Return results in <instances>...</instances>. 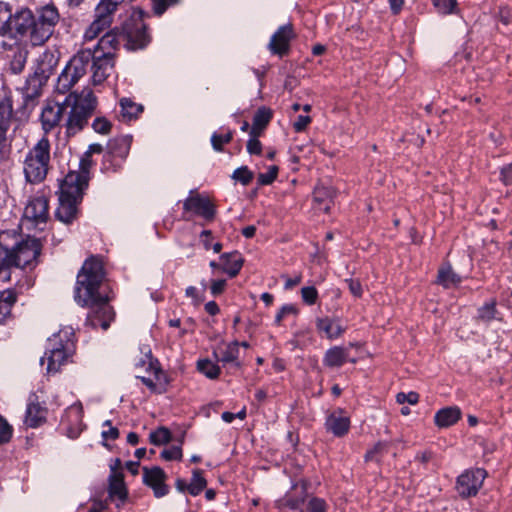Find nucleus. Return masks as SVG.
Masks as SVG:
<instances>
[{"label": "nucleus", "mask_w": 512, "mask_h": 512, "mask_svg": "<svg viewBox=\"0 0 512 512\" xmlns=\"http://www.w3.org/2000/svg\"><path fill=\"white\" fill-rule=\"evenodd\" d=\"M105 272L102 261L91 256L85 260L77 274L74 299L82 307H90L86 322L93 328L100 326L106 330L114 319L113 308L108 304L109 298L100 293Z\"/></svg>", "instance_id": "1"}, {"label": "nucleus", "mask_w": 512, "mask_h": 512, "mask_svg": "<svg viewBox=\"0 0 512 512\" xmlns=\"http://www.w3.org/2000/svg\"><path fill=\"white\" fill-rule=\"evenodd\" d=\"M60 19V12L53 3L37 6L34 10L22 7L15 21L18 38L28 39L32 46H42L53 36Z\"/></svg>", "instance_id": "2"}, {"label": "nucleus", "mask_w": 512, "mask_h": 512, "mask_svg": "<svg viewBox=\"0 0 512 512\" xmlns=\"http://www.w3.org/2000/svg\"><path fill=\"white\" fill-rule=\"evenodd\" d=\"M144 15L145 12L141 9L133 10L120 26H115L101 37L98 43L99 47L103 51L117 50L121 46L131 51L145 48L151 38L147 32Z\"/></svg>", "instance_id": "3"}, {"label": "nucleus", "mask_w": 512, "mask_h": 512, "mask_svg": "<svg viewBox=\"0 0 512 512\" xmlns=\"http://www.w3.org/2000/svg\"><path fill=\"white\" fill-rule=\"evenodd\" d=\"M66 135L75 136L88 124L94 115L98 100L90 88H84L81 92H70L64 98Z\"/></svg>", "instance_id": "4"}, {"label": "nucleus", "mask_w": 512, "mask_h": 512, "mask_svg": "<svg viewBox=\"0 0 512 512\" xmlns=\"http://www.w3.org/2000/svg\"><path fill=\"white\" fill-rule=\"evenodd\" d=\"M80 175L67 174L59 187L58 207L55 217L58 221L70 225L78 219L80 214L79 205L82 202L84 190L80 188Z\"/></svg>", "instance_id": "5"}, {"label": "nucleus", "mask_w": 512, "mask_h": 512, "mask_svg": "<svg viewBox=\"0 0 512 512\" xmlns=\"http://www.w3.org/2000/svg\"><path fill=\"white\" fill-rule=\"evenodd\" d=\"M50 148L49 139L42 137L26 154L23 172L28 183L39 184L46 179L50 169Z\"/></svg>", "instance_id": "6"}, {"label": "nucleus", "mask_w": 512, "mask_h": 512, "mask_svg": "<svg viewBox=\"0 0 512 512\" xmlns=\"http://www.w3.org/2000/svg\"><path fill=\"white\" fill-rule=\"evenodd\" d=\"M74 332L72 328H65L54 334L49 339L51 349L46 353L47 359V372L55 374L60 371L61 366L64 365L68 358L72 356L75 351Z\"/></svg>", "instance_id": "7"}, {"label": "nucleus", "mask_w": 512, "mask_h": 512, "mask_svg": "<svg viewBox=\"0 0 512 512\" xmlns=\"http://www.w3.org/2000/svg\"><path fill=\"white\" fill-rule=\"evenodd\" d=\"M42 250L39 239L27 237L10 249L11 267L33 269Z\"/></svg>", "instance_id": "8"}, {"label": "nucleus", "mask_w": 512, "mask_h": 512, "mask_svg": "<svg viewBox=\"0 0 512 512\" xmlns=\"http://www.w3.org/2000/svg\"><path fill=\"white\" fill-rule=\"evenodd\" d=\"M486 476V471L481 468L466 470L457 478L456 490L458 494L462 498L475 496L482 487Z\"/></svg>", "instance_id": "9"}, {"label": "nucleus", "mask_w": 512, "mask_h": 512, "mask_svg": "<svg viewBox=\"0 0 512 512\" xmlns=\"http://www.w3.org/2000/svg\"><path fill=\"white\" fill-rule=\"evenodd\" d=\"M46 84V80L34 73L26 78L24 86L20 89L23 99L22 109L24 111L31 112L36 107Z\"/></svg>", "instance_id": "10"}, {"label": "nucleus", "mask_w": 512, "mask_h": 512, "mask_svg": "<svg viewBox=\"0 0 512 512\" xmlns=\"http://www.w3.org/2000/svg\"><path fill=\"white\" fill-rule=\"evenodd\" d=\"M24 217L35 225L45 224L49 219V200L43 193L31 197L24 208Z\"/></svg>", "instance_id": "11"}, {"label": "nucleus", "mask_w": 512, "mask_h": 512, "mask_svg": "<svg viewBox=\"0 0 512 512\" xmlns=\"http://www.w3.org/2000/svg\"><path fill=\"white\" fill-rule=\"evenodd\" d=\"M60 425L69 438L75 439L80 435L84 426L81 402H76L65 410Z\"/></svg>", "instance_id": "12"}, {"label": "nucleus", "mask_w": 512, "mask_h": 512, "mask_svg": "<svg viewBox=\"0 0 512 512\" xmlns=\"http://www.w3.org/2000/svg\"><path fill=\"white\" fill-rule=\"evenodd\" d=\"M40 121L45 133L51 132L65 122V104L63 101L47 102L43 107Z\"/></svg>", "instance_id": "13"}, {"label": "nucleus", "mask_w": 512, "mask_h": 512, "mask_svg": "<svg viewBox=\"0 0 512 512\" xmlns=\"http://www.w3.org/2000/svg\"><path fill=\"white\" fill-rule=\"evenodd\" d=\"M129 150L130 140L128 137L122 136L110 139L107 144V153L104 155V169L116 171L120 164H113V160L118 158L120 161H123L129 154Z\"/></svg>", "instance_id": "14"}, {"label": "nucleus", "mask_w": 512, "mask_h": 512, "mask_svg": "<svg viewBox=\"0 0 512 512\" xmlns=\"http://www.w3.org/2000/svg\"><path fill=\"white\" fill-rule=\"evenodd\" d=\"M308 483L301 481L293 485L291 491L287 492L283 497L276 501V507L280 510L289 508L292 510L302 509L308 497ZM303 512V510H301Z\"/></svg>", "instance_id": "15"}, {"label": "nucleus", "mask_w": 512, "mask_h": 512, "mask_svg": "<svg viewBox=\"0 0 512 512\" xmlns=\"http://www.w3.org/2000/svg\"><path fill=\"white\" fill-rule=\"evenodd\" d=\"M97 52H93V61L91 65L92 81L94 85L103 83L110 75L114 68V54L111 52H103L101 55H97Z\"/></svg>", "instance_id": "16"}, {"label": "nucleus", "mask_w": 512, "mask_h": 512, "mask_svg": "<svg viewBox=\"0 0 512 512\" xmlns=\"http://www.w3.org/2000/svg\"><path fill=\"white\" fill-rule=\"evenodd\" d=\"M294 37L295 34L291 23L280 26L272 35L268 48L273 54L282 57L288 54L290 50V41Z\"/></svg>", "instance_id": "17"}, {"label": "nucleus", "mask_w": 512, "mask_h": 512, "mask_svg": "<svg viewBox=\"0 0 512 512\" xmlns=\"http://www.w3.org/2000/svg\"><path fill=\"white\" fill-rule=\"evenodd\" d=\"M166 478V473L158 466L151 469L143 468V482L152 488L156 498L164 497L169 493V487L165 484Z\"/></svg>", "instance_id": "18"}, {"label": "nucleus", "mask_w": 512, "mask_h": 512, "mask_svg": "<svg viewBox=\"0 0 512 512\" xmlns=\"http://www.w3.org/2000/svg\"><path fill=\"white\" fill-rule=\"evenodd\" d=\"M351 421L341 408H337L331 412H327L324 427L327 432L332 433L335 437H344L350 430Z\"/></svg>", "instance_id": "19"}, {"label": "nucleus", "mask_w": 512, "mask_h": 512, "mask_svg": "<svg viewBox=\"0 0 512 512\" xmlns=\"http://www.w3.org/2000/svg\"><path fill=\"white\" fill-rule=\"evenodd\" d=\"M183 209L185 211H192L209 221L214 219L216 213L215 207L209 198L197 193L193 194V191L190 192V196L184 201Z\"/></svg>", "instance_id": "20"}, {"label": "nucleus", "mask_w": 512, "mask_h": 512, "mask_svg": "<svg viewBox=\"0 0 512 512\" xmlns=\"http://www.w3.org/2000/svg\"><path fill=\"white\" fill-rule=\"evenodd\" d=\"M47 412V408L38 401L36 395L30 396L24 419L25 425L29 428L41 426L46 422Z\"/></svg>", "instance_id": "21"}, {"label": "nucleus", "mask_w": 512, "mask_h": 512, "mask_svg": "<svg viewBox=\"0 0 512 512\" xmlns=\"http://www.w3.org/2000/svg\"><path fill=\"white\" fill-rule=\"evenodd\" d=\"M92 61V50L82 49L71 58L66 68L74 75V78L80 80L87 73L88 69L91 70Z\"/></svg>", "instance_id": "22"}, {"label": "nucleus", "mask_w": 512, "mask_h": 512, "mask_svg": "<svg viewBox=\"0 0 512 512\" xmlns=\"http://www.w3.org/2000/svg\"><path fill=\"white\" fill-rule=\"evenodd\" d=\"M58 62V53L55 51L46 50L38 57L33 73L48 81L51 75L55 73Z\"/></svg>", "instance_id": "23"}, {"label": "nucleus", "mask_w": 512, "mask_h": 512, "mask_svg": "<svg viewBox=\"0 0 512 512\" xmlns=\"http://www.w3.org/2000/svg\"><path fill=\"white\" fill-rule=\"evenodd\" d=\"M20 13V9L15 12L9 3L0 1V35H11L18 38L17 26L15 25L16 17Z\"/></svg>", "instance_id": "24"}, {"label": "nucleus", "mask_w": 512, "mask_h": 512, "mask_svg": "<svg viewBox=\"0 0 512 512\" xmlns=\"http://www.w3.org/2000/svg\"><path fill=\"white\" fill-rule=\"evenodd\" d=\"M120 459H116V466L111 467L112 473L109 476L108 495L111 500L114 498L124 502L128 497V491L124 483V476L121 472H116V467L120 465Z\"/></svg>", "instance_id": "25"}, {"label": "nucleus", "mask_w": 512, "mask_h": 512, "mask_svg": "<svg viewBox=\"0 0 512 512\" xmlns=\"http://www.w3.org/2000/svg\"><path fill=\"white\" fill-rule=\"evenodd\" d=\"M13 115L12 95L9 88L0 87V127L9 129Z\"/></svg>", "instance_id": "26"}, {"label": "nucleus", "mask_w": 512, "mask_h": 512, "mask_svg": "<svg viewBox=\"0 0 512 512\" xmlns=\"http://www.w3.org/2000/svg\"><path fill=\"white\" fill-rule=\"evenodd\" d=\"M220 259L222 260L223 272L227 273L231 278L238 275L244 263V259L238 251L224 253Z\"/></svg>", "instance_id": "27"}, {"label": "nucleus", "mask_w": 512, "mask_h": 512, "mask_svg": "<svg viewBox=\"0 0 512 512\" xmlns=\"http://www.w3.org/2000/svg\"><path fill=\"white\" fill-rule=\"evenodd\" d=\"M316 327L319 332L324 333L329 339L338 338L345 331L338 320L329 317L317 319Z\"/></svg>", "instance_id": "28"}, {"label": "nucleus", "mask_w": 512, "mask_h": 512, "mask_svg": "<svg viewBox=\"0 0 512 512\" xmlns=\"http://www.w3.org/2000/svg\"><path fill=\"white\" fill-rule=\"evenodd\" d=\"M334 196L335 192L332 188L317 186L313 192V197L315 203L317 204V209L328 213L331 209Z\"/></svg>", "instance_id": "29"}, {"label": "nucleus", "mask_w": 512, "mask_h": 512, "mask_svg": "<svg viewBox=\"0 0 512 512\" xmlns=\"http://www.w3.org/2000/svg\"><path fill=\"white\" fill-rule=\"evenodd\" d=\"M461 418V411L458 407H446L440 409L434 417L435 424L440 428L454 425Z\"/></svg>", "instance_id": "30"}, {"label": "nucleus", "mask_w": 512, "mask_h": 512, "mask_svg": "<svg viewBox=\"0 0 512 512\" xmlns=\"http://www.w3.org/2000/svg\"><path fill=\"white\" fill-rule=\"evenodd\" d=\"M120 104V119L125 122L136 119L142 112L143 106L135 103L130 98H122Z\"/></svg>", "instance_id": "31"}, {"label": "nucleus", "mask_w": 512, "mask_h": 512, "mask_svg": "<svg viewBox=\"0 0 512 512\" xmlns=\"http://www.w3.org/2000/svg\"><path fill=\"white\" fill-rule=\"evenodd\" d=\"M347 356V349L340 346H334L326 351L323 363L325 366L330 368L340 367L347 361Z\"/></svg>", "instance_id": "32"}, {"label": "nucleus", "mask_w": 512, "mask_h": 512, "mask_svg": "<svg viewBox=\"0 0 512 512\" xmlns=\"http://www.w3.org/2000/svg\"><path fill=\"white\" fill-rule=\"evenodd\" d=\"M148 371H150L155 378V383L157 384L158 394H162L166 392V387L169 383V379L167 375L162 371L159 366V362L157 359H153L151 353L149 352V362H148Z\"/></svg>", "instance_id": "33"}, {"label": "nucleus", "mask_w": 512, "mask_h": 512, "mask_svg": "<svg viewBox=\"0 0 512 512\" xmlns=\"http://www.w3.org/2000/svg\"><path fill=\"white\" fill-rule=\"evenodd\" d=\"M28 57V50L21 45H17L13 50L9 69L13 74H20L25 68Z\"/></svg>", "instance_id": "34"}, {"label": "nucleus", "mask_w": 512, "mask_h": 512, "mask_svg": "<svg viewBox=\"0 0 512 512\" xmlns=\"http://www.w3.org/2000/svg\"><path fill=\"white\" fill-rule=\"evenodd\" d=\"M122 2H124V0H100L95 8V16L98 18L105 17L106 20L112 23L113 15L118 5Z\"/></svg>", "instance_id": "35"}, {"label": "nucleus", "mask_w": 512, "mask_h": 512, "mask_svg": "<svg viewBox=\"0 0 512 512\" xmlns=\"http://www.w3.org/2000/svg\"><path fill=\"white\" fill-rule=\"evenodd\" d=\"M93 165L92 156L85 152L79 163V171H70L68 174L80 175L81 182H79L80 188L86 189L89 182V171Z\"/></svg>", "instance_id": "36"}, {"label": "nucleus", "mask_w": 512, "mask_h": 512, "mask_svg": "<svg viewBox=\"0 0 512 512\" xmlns=\"http://www.w3.org/2000/svg\"><path fill=\"white\" fill-rule=\"evenodd\" d=\"M10 248L0 242V281L9 282L11 280V262Z\"/></svg>", "instance_id": "37"}, {"label": "nucleus", "mask_w": 512, "mask_h": 512, "mask_svg": "<svg viewBox=\"0 0 512 512\" xmlns=\"http://www.w3.org/2000/svg\"><path fill=\"white\" fill-rule=\"evenodd\" d=\"M239 357V343L237 341L229 343L225 350L222 351L221 357L218 359V361L222 362L223 364L231 363L236 368L240 367V362L238 361Z\"/></svg>", "instance_id": "38"}, {"label": "nucleus", "mask_w": 512, "mask_h": 512, "mask_svg": "<svg viewBox=\"0 0 512 512\" xmlns=\"http://www.w3.org/2000/svg\"><path fill=\"white\" fill-rule=\"evenodd\" d=\"M79 80L77 78H74V75L68 71V69L65 67L62 73L59 75L57 84H56V91L62 95L66 94L70 91V89L78 82Z\"/></svg>", "instance_id": "39"}, {"label": "nucleus", "mask_w": 512, "mask_h": 512, "mask_svg": "<svg viewBox=\"0 0 512 512\" xmlns=\"http://www.w3.org/2000/svg\"><path fill=\"white\" fill-rule=\"evenodd\" d=\"M111 23L106 18H98L95 16L94 21L89 25L86 29L84 37L86 40H93L97 38L100 33H102L105 29L109 28Z\"/></svg>", "instance_id": "40"}, {"label": "nucleus", "mask_w": 512, "mask_h": 512, "mask_svg": "<svg viewBox=\"0 0 512 512\" xmlns=\"http://www.w3.org/2000/svg\"><path fill=\"white\" fill-rule=\"evenodd\" d=\"M197 369L209 379H217L220 375V367L209 359H201L197 362Z\"/></svg>", "instance_id": "41"}, {"label": "nucleus", "mask_w": 512, "mask_h": 512, "mask_svg": "<svg viewBox=\"0 0 512 512\" xmlns=\"http://www.w3.org/2000/svg\"><path fill=\"white\" fill-rule=\"evenodd\" d=\"M206 485L207 482L202 475V471L200 469L193 470L191 482L188 484L189 493L192 496H197L206 488Z\"/></svg>", "instance_id": "42"}, {"label": "nucleus", "mask_w": 512, "mask_h": 512, "mask_svg": "<svg viewBox=\"0 0 512 512\" xmlns=\"http://www.w3.org/2000/svg\"><path fill=\"white\" fill-rule=\"evenodd\" d=\"M272 117V110L270 108L262 106L258 108L257 111L255 112L252 125L265 129L270 123Z\"/></svg>", "instance_id": "43"}, {"label": "nucleus", "mask_w": 512, "mask_h": 512, "mask_svg": "<svg viewBox=\"0 0 512 512\" xmlns=\"http://www.w3.org/2000/svg\"><path fill=\"white\" fill-rule=\"evenodd\" d=\"M150 442L156 446L167 444L172 439L170 430L164 426L152 431L149 435Z\"/></svg>", "instance_id": "44"}, {"label": "nucleus", "mask_w": 512, "mask_h": 512, "mask_svg": "<svg viewBox=\"0 0 512 512\" xmlns=\"http://www.w3.org/2000/svg\"><path fill=\"white\" fill-rule=\"evenodd\" d=\"M460 282V277L454 273L451 268H442L438 272V283L445 288Z\"/></svg>", "instance_id": "45"}, {"label": "nucleus", "mask_w": 512, "mask_h": 512, "mask_svg": "<svg viewBox=\"0 0 512 512\" xmlns=\"http://www.w3.org/2000/svg\"><path fill=\"white\" fill-rule=\"evenodd\" d=\"M233 139V132L231 130H228L226 134H219L217 132H214L211 136V144L215 151L222 152L223 146L225 144H228Z\"/></svg>", "instance_id": "46"}, {"label": "nucleus", "mask_w": 512, "mask_h": 512, "mask_svg": "<svg viewBox=\"0 0 512 512\" xmlns=\"http://www.w3.org/2000/svg\"><path fill=\"white\" fill-rule=\"evenodd\" d=\"M92 129L101 135H108L112 130V123L104 116L96 117L92 122Z\"/></svg>", "instance_id": "47"}, {"label": "nucleus", "mask_w": 512, "mask_h": 512, "mask_svg": "<svg viewBox=\"0 0 512 512\" xmlns=\"http://www.w3.org/2000/svg\"><path fill=\"white\" fill-rule=\"evenodd\" d=\"M181 0H151L152 11L156 16H162L167 9L180 3Z\"/></svg>", "instance_id": "48"}, {"label": "nucleus", "mask_w": 512, "mask_h": 512, "mask_svg": "<svg viewBox=\"0 0 512 512\" xmlns=\"http://www.w3.org/2000/svg\"><path fill=\"white\" fill-rule=\"evenodd\" d=\"M253 176L252 171L247 166H242L233 172L232 178L246 186L253 180Z\"/></svg>", "instance_id": "49"}, {"label": "nucleus", "mask_w": 512, "mask_h": 512, "mask_svg": "<svg viewBox=\"0 0 512 512\" xmlns=\"http://www.w3.org/2000/svg\"><path fill=\"white\" fill-rule=\"evenodd\" d=\"M278 166L272 165L268 168V171L265 173H259L257 177V182L259 185H270L272 184L278 175Z\"/></svg>", "instance_id": "50"}, {"label": "nucleus", "mask_w": 512, "mask_h": 512, "mask_svg": "<svg viewBox=\"0 0 512 512\" xmlns=\"http://www.w3.org/2000/svg\"><path fill=\"white\" fill-rule=\"evenodd\" d=\"M299 313V309L294 304H285L283 305L278 313L275 316V324L281 325L283 319L289 315L297 316Z\"/></svg>", "instance_id": "51"}, {"label": "nucleus", "mask_w": 512, "mask_h": 512, "mask_svg": "<svg viewBox=\"0 0 512 512\" xmlns=\"http://www.w3.org/2000/svg\"><path fill=\"white\" fill-rule=\"evenodd\" d=\"M13 434L12 426L0 415V445L8 443Z\"/></svg>", "instance_id": "52"}, {"label": "nucleus", "mask_w": 512, "mask_h": 512, "mask_svg": "<svg viewBox=\"0 0 512 512\" xmlns=\"http://www.w3.org/2000/svg\"><path fill=\"white\" fill-rule=\"evenodd\" d=\"M434 6L438 9V11L442 14H451L453 13L457 0H432Z\"/></svg>", "instance_id": "53"}, {"label": "nucleus", "mask_w": 512, "mask_h": 512, "mask_svg": "<svg viewBox=\"0 0 512 512\" xmlns=\"http://www.w3.org/2000/svg\"><path fill=\"white\" fill-rule=\"evenodd\" d=\"M496 313L495 302L486 303L478 310V318L483 321L494 319Z\"/></svg>", "instance_id": "54"}, {"label": "nucleus", "mask_w": 512, "mask_h": 512, "mask_svg": "<svg viewBox=\"0 0 512 512\" xmlns=\"http://www.w3.org/2000/svg\"><path fill=\"white\" fill-rule=\"evenodd\" d=\"M301 296L307 305H314L318 298V291L314 286H307L301 289Z\"/></svg>", "instance_id": "55"}, {"label": "nucleus", "mask_w": 512, "mask_h": 512, "mask_svg": "<svg viewBox=\"0 0 512 512\" xmlns=\"http://www.w3.org/2000/svg\"><path fill=\"white\" fill-rule=\"evenodd\" d=\"M327 504L324 499L312 497L307 505V512H326Z\"/></svg>", "instance_id": "56"}, {"label": "nucleus", "mask_w": 512, "mask_h": 512, "mask_svg": "<svg viewBox=\"0 0 512 512\" xmlns=\"http://www.w3.org/2000/svg\"><path fill=\"white\" fill-rule=\"evenodd\" d=\"M161 457L166 461L181 460L182 449L180 446H172L170 448H166L161 452Z\"/></svg>", "instance_id": "57"}, {"label": "nucleus", "mask_w": 512, "mask_h": 512, "mask_svg": "<svg viewBox=\"0 0 512 512\" xmlns=\"http://www.w3.org/2000/svg\"><path fill=\"white\" fill-rule=\"evenodd\" d=\"M396 401L399 404H404L408 402L411 405H415L419 401V394L414 391H411L409 393L399 392L396 395Z\"/></svg>", "instance_id": "58"}, {"label": "nucleus", "mask_w": 512, "mask_h": 512, "mask_svg": "<svg viewBox=\"0 0 512 512\" xmlns=\"http://www.w3.org/2000/svg\"><path fill=\"white\" fill-rule=\"evenodd\" d=\"M17 301V292L15 289H6L0 293V302L13 307Z\"/></svg>", "instance_id": "59"}, {"label": "nucleus", "mask_w": 512, "mask_h": 512, "mask_svg": "<svg viewBox=\"0 0 512 512\" xmlns=\"http://www.w3.org/2000/svg\"><path fill=\"white\" fill-rule=\"evenodd\" d=\"M386 450H387V443L379 441L374 445V447L371 450L366 452L364 459L366 462L372 461L375 459L376 455L381 454Z\"/></svg>", "instance_id": "60"}, {"label": "nucleus", "mask_w": 512, "mask_h": 512, "mask_svg": "<svg viewBox=\"0 0 512 512\" xmlns=\"http://www.w3.org/2000/svg\"><path fill=\"white\" fill-rule=\"evenodd\" d=\"M185 295L192 299L193 304L198 306L204 301V296L199 293L196 287L189 286L185 290Z\"/></svg>", "instance_id": "61"}, {"label": "nucleus", "mask_w": 512, "mask_h": 512, "mask_svg": "<svg viewBox=\"0 0 512 512\" xmlns=\"http://www.w3.org/2000/svg\"><path fill=\"white\" fill-rule=\"evenodd\" d=\"M311 123V117L306 115L297 116L295 122L293 123V128L295 132L304 131L307 126Z\"/></svg>", "instance_id": "62"}, {"label": "nucleus", "mask_w": 512, "mask_h": 512, "mask_svg": "<svg viewBox=\"0 0 512 512\" xmlns=\"http://www.w3.org/2000/svg\"><path fill=\"white\" fill-rule=\"evenodd\" d=\"M345 283H347L349 291L353 296L358 298L362 296V285L359 280L349 278L345 279Z\"/></svg>", "instance_id": "63"}, {"label": "nucleus", "mask_w": 512, "mask_h": 512, "mask_svg": "<svg viewBox=\"0 0 512 512\" xmlns=\"http://www.w3.org/2000/svg\"><path fill=\"white\" fill-rule=\"evenodd\" d=\"M247 151L251 155H260L262 153V143L256 138H249Z\"/></svg>", "instance_id": "64"}]
</instances>
